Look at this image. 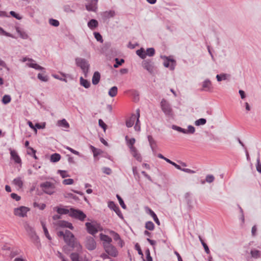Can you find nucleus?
Here are the masks:
<instances>
[{
    "instance_id": "nucleus-1",
    "label": "nucleus",
    "mask_w": 261,
    "mask_h": 261,
    "mask_svg": "<svg viewBox=\"0 0 261 261\" xmlns=\"http://www.w3.org/2000/svg\"><path fill=\"white\" fill-rule=\"evenodd\" d=\"M58 237H63L67 245L72 248H76L78 251L82 248L81 245L75 238L74 234L69 230H66L65 232L60 231L57 233Z\"/></svg>"
},
{
    "instance_id": "nucleus-2",
    "label": "nucleus",
    "mask_w": 261,
    "mask_h": 261,
    "mask_svg": "<svg viewBox=\"0 0 261 261\" xmlns=\"http://www.w3.org/2000/svg\"><path fill=\"white\" fill-rule=\"evenodd\" d=\"M75 63L77 66L81 68L85 76L87 77L90 68V64L88 61L84 58H76Z\"/></svg>"
},
{
    "instance_id": "nucleus-3",
    "label": "nucleus",
    "mask_w": 261,
    "mask_h": 261,
    "mask_svg": "<svg viewBox=\"0 0 261 261\" xmlns=\"http://www.w3.org/2000/svg\"><path fill=\"white\" fill-rule=\"evenodd\" d=\"M42 191L46 194L52 195L55 192L56 187L54 183L46 181L40 185Z\"/></svg>"
},
{
    "instance_id": "nucleus-4",
    "label": "nucleus",
    "mask_w": 261,
    "mask_h": 261,
    "mask_svg": "<svg viewBox=\"0 0 261 261\" xmlns=\"http://www.w3.org/2000/svg\"><path fill=\"white\" fill-rule=\"evenodd\" d=\"M70 217L83 221L86 218V214L81 210L75 209L73 207L70 208Z\"/></svg>"
},
{
    "instance_id": "nucleus-5",
    "label": "nucleus",
    "mask_w": 261,
    "mask_h": 261,
    "mask_svg": "<svg viewBox=\"0 0 261 261\" xmlns=\"http://www.w3.org/2000/svg\"><path fill=\"white\" fill-rule=\"evenodd\" d=\"M161 108L162 111L167 116H171L173 115V110L169 102L163 98L161 101Z\"/></svg>"
},
{
    "instance_id": "nucleus-6",
    "label": "nucleus",
    "mask_w": 261,
    "mask_h": 261,
    "mask_svg": "<svg viewBox=\"0 0 261 261\" xmlns=\"http://www.w3.org/2000/svg\"><path fill=\"white\" fill-rule=\"evenodd\" d=\"M85 226L86 227L87 232L92 235H94L99 230H102L100 225L96 223H95V224H93L90 222H86L85 223Z\"/></svg>"
},
{
    "instance_id": "nucleus-7",
    "label": "nucleus",
    "mask_w": 261,
    "mask_h": 261,
    "mask_svg": "<svg viewBox=\"0 0 261 261\" xmlns=\"http://www.w3.org/2000/svg\"><path fill=\"white\" fill-rule=\"evenodd\" d=\"M142 67L150 74L154 71V62L150 59L144 60L142 62Z\"/></svg>"
},
{
    "instance_id": "nucleus-8",
    "label": "nucleus",
    "mask_w": 261,
    "mask_h": 261,
    "mask_svg": "<svg viewBox=\"0 0 261 261\" xmlns=\"http://www.w3.org/2000/svg\"><path fill=\"white\" fill-rule=\"evenodd\" d=\"M29 211V208L24 206H21L14 209V214L15 216H17L20 217H24L27 216V213Z\"/></svg>"
},
{
    "instance_id": "nucleus-9",
    "label": "nucleus",
    "mask_w": 261,
    "mask_h": 261,
    "mask_svg": "<svg viewBox=\"0 0 261 261\" xmlns=\"http://www.w3.org/2000/svg\"><path fill=\"white\" fill-rule=\"evenodd\" d=\"M85 245L88 250L92 251L96 248V243L93 237L89 236L86 237Z\"/></svg>"
},
{
    "instance_id": "nucleus-10",
    "label": "nucleus",
    "mask_w": 261,
    "mask_h": 261,
    "mask_svg": "<svg viewBox=\"0 0 261 261\" xmlns=\"http://www.w3.org/2000/svg\"><path fill=\"white\" fill-rule=\"evenodd\" d=\"M104 249L105 251L109 255L113 257H116L118 255V251L116 248L111 244L109 245H105Z\"/></svg>"
},
{
    "instance_id": "nucleus-11",
    "label": "nucleus",
    "mask_w": 261,
    "mask_h": 261,
    "mask_svg": "<svg viewBox=\"0 0 261 261\" xmlns=\"http://www.w3.org/2000/svg\"><path fill=\"white\" fill-rule=\"evenodd\" d=\"M108 207L111 209L113 210L118 215V216L121 218L123 219V215L119 207V206L115 203L113 201H109L108 202Z\"/></svg>"
},
{
    "instance_id": "nucleus-12",
    "label": "nucleus",
    "mask_w": 261,
    "mask_h": 261,
    "mask_svg": "<svg viewBox=\"0 0 261 261\" xmlns=\"http://www.w3.org/2000/svg\"><path fill=\"white\" fill-rule=\"evenodd\" d=\"M88 3L86 5V9L88 11L95 12L97 9L98 0H88Z\"/></svg>"
},
{
    "instance_id": "nucleus-13",
    "label": "nucleus",
    "mask_w": 261,
    "mask_h": 261,
    "mask_svg": "<svg viewBox=\"0 0 261 261\" xmlns=\"http://www.w3.org/2000/svg\"><path fill=\"white\" fill-rule=\"evenodd\" d=\"M164 58L166 59L164 62V66L165 67H169L170 70H174L175 65V61L173 59H170L168 57L164 56Z\"/></svg>"
},
{
    "instance_id": "nucleus-14",
    "label": "nucleus",
    "mask_w": 261,
    "mask_h": 261,
    "mask_svg": "<svg viewBox=\"0 0 261 261\" xmlns=\"http://www.w3.org/2000/svg\"><path fill=\"white\" fill-rule=\"evenodd\" d=\"M148 141L149 143V145L152 150V151L153 153H155L156 152L155 148L157 147L156 142L153 138L152 136L151 135H148L147 136Z\"/></svg>"
},
{
    "instance_id": "nucleus-15",
    "label": "nucleus",
    "mask_w": 261,
    "mask_h": 261,
    "mask_svg": "<svg viewBox=\"0 0 261 261\" xmlns=\"http://www.w3.org/2000/svg\"><path fill=\"white\" fill-rule=\"evenodd\" d=\"M24 227L29 237L36 234L33 227L31 226L28 222H25Z\"/></svg>"
},
{
    "instance_id": "nucleus-16",
    "label": "nucleus",
    "mask_w": 261,
    "mask_h": 261,
    "mask_svg": "<svg viewBox=\"0 0 261 261\" xmlns=\"http://www.w3.org/2000/svg\"><path fill=\"white\" fill-rule=\"evenodd\" d=\"M132 155L139 162H141L142 160V156L140 153L138 152L136 147H132L130 149Z\"/></svg>"
},
{
    "instance_id": "nucleus-17",
    "label": "nucleus",
    "mask_w": 261,
    "mask_h": 261,
    "mask_svg": "<svg viewBox=\"0 0 261 261\" xmlns=\"http://www.w3.org/2000/svg\"><path fill=\"white\" fill-rule=\"evenodd\" d=\"M11 158L17 164L21 163V160L19 156L15 150H11L10 151Z\"/></svg>"
},
{
    "instance_id": "nucleus-18",
    "label": "nucleus",
    "mask_w": 261,
    "mask_h": 261,
    "mask_svg": "<svg viewBox=\"0 0 261 261\" xmlns=\"http://www.w3.org/2000/svg\"><path fill=\"white\" fill-rule=\"evenodd\" d=\"M100 238L101 240L103 241V246L105 245H110L112 241V239L109 236L106 234H104L103 233H100Z\"/></svg>"
},
{
    "instance_id": "nucleus-19",
    "label": "nucleus",
    "mask_w": 261,
    "mask_h": 261,
    "mask_svg": "<svg viewBox=\"0 0 261 261\" xmlns=\"http://www.w3.org/2000/svg\"><path fill=\"white\" fill-rule=\"evenodd\" d=\"M102 18L105 20L113 17L115 15V12L113 10L107 11L101 14Z\"/></svg>"
},
{
    "instance_id": "nucleus-20",
    "label": "nucleus",
    "mask_w": 261,
    "mask_h": 261,
    "mask_svg": "<svg viewBox=\"0 0 261 261\" xmlns=\"http://www.w3.org/2000/svg\"><path fill=\"white\" fill-rule=\"evenodd\" d=\"M31 241L34 243V244L38 248H39V247H41V243L40 241V239L39 237L37 235V234H35L34 235H33L31 237H30Z\"/></svg>"
},
{
    "instance_id": "nucleus-21",
    "label": "nucleus",
    "mask_w": 261,
    "mask_h": 261,
    "mask_svg": "<svg viewBox=\"0 0 261 261\" xmlns=\"http://www.w3.org/2000/svg\"><path fill=\"white\" fill-rule=\"evenodd\" d=\"M100 79V74L98 71L94 72L92 79V84L96 85L99 82Z\"/></svg>"
},
{
    "instance_id": "nucleus-22",
    "label": "nucleus",
    "mask_w": 261,
    "mask_h": 261,
    "mask_svg": "<svg viewBox=\"0 0 261 261\" xmlns=\"http://www.w3.org/2000/svg\"><path fill=\"white\" fill-rule=\"evenodd\" d=\"M98 25V22L95 19H91L88 22V27L92 30H94Z\"/></svg>"
},
{
    "instance_id": "nucleus-23",
    "label": "nucleus",
    "mask_w": 261,
    "mask_h": 261,
    "mask_svg": "<svg viewBox=\"0 0 261 261\" xmlns=\"http://www.w3.org/2000/svg\"><path fill=\"white\" fill-rule=\"evenodd\" d=\"M202 88L205 91H211L212 90V83L210 80H205L202 83Z\"/></svg>"
},
{
    "instance_id": "nucleus-24",
    "label": "nucleus",
    "mask_w": 261,
    "mask_h": 261,
    "mask_svg": "<svg viewBox=\"0 0 261 261\" xmlns=\"http://www.w3.org/2000/svg\"><path fill=\"white\" fill-rule=\"evenodd\" d=\"M147 210H148V213L152 217L153 220L158 225H160V222L155 213L150 208L147 207Z\"/></svg>"
},
{
    "instance_id": "nucleus-25",
    "label": "nucleus",
    "mask_w": 261,
    "mask_h": 261,
    "mask_svg": "<svg viewBox=\"0 0 261 261\" xmlns=\"http://www.w3.org/2000/svg\"><path fill=\"white\" fill-rule=\"evenodd\" d=\"M136 117L137 116L135 114H132L130 118L126 121V125L127 127H130L133 126Z\"/></svg>"
},
{
    "instance_id": "nucleus-26",
    "label": "nucleus",
    "mask_w": 261,
    "mask_h": 261,
    "mask_svg": "<svg viewBox=\"0 0 261 261\" xmlns=\"http://www.w3.org/2000/svg\"><path fill=\"white\" fill-rule=\"evenodd\" d=\"M80 84L84 88L87 89L90 87V82L87 80L84 79L82 76L80 79Z\"/></svg>"
},
{
    "instance_id": "nucleus-27",
    "label": "nucleus",
    "mask_w": 261,
    "mask_h": 261,
    "mask_svg": "<svg viewBox=\"0 0 261 261\" xmlns=\"http://www.w3.org/2000/svg\"><path fill=\"white\" fill-rule=\"evenodd\" d=\"M13 183L19 188H21L23 185V181L20 177L14 178L13 180Z\"/></svg>"
},
{
    "instance_id": "nucleus-28",
    "label": "nucleus",
    "mask_w": 261,
    "mask_h": 261,
    "mask_svg": "<svg viewBox=\"0 0 261 261\" xmlns=\"http://www.w3.org/2000/svg\"><path fill=\"white\" fill-rule=\"evenodd\" d=\"M41 225L42 226V228L43 229V231H44V234H45V237L49 240H51V237L50 236V235L49 234V232L48 231L47 227H46L45 223L44 221H41Z\"/></svg>"
},
{
    "instance_id": "nucleus-29",
    "label": "nucleus",
    "mask_w": 261,
    "mask_h": 261,
    "mask_svg": "<svg viewBox=\"0 0 261 261\" xmlns=\"http://www.w3.org/2000/svg\"><path fill=\"white\" fill-rule=\"evenodd\" d=\"M136 54L142 59H145L146 57L145 50L143 47L138 49L136 51Z\"/></svg>"
},
{
    "instance_id": "nucleus-30",
    "label": "nucleus",
    "mask_w": 261,
    "mask_h": 261,
    "mask_svg": "<svg viewBox=\"0 0 261 261\" xmlns=\"http://www.w3.org/2000/svg\"><path fill=\"white\" fill-rule=\"evenodd\" d=\"M251 257L254 258H258L260 257L261 252L256 249H252L250 251Z\"/></svg>"
},
{
    "instance_id": "nucleus-31",
    "label": "nucleus",
    "mask_w": 261,
    "mask_h": 261,
    "mask_svg": "<svg viewBox=\"0 0 261 261\" xmlns=\"http://www.w3.org/2000/svg\"><path fill=\"white\" fill-rule=\"evenodd\" d=\"M118 92V88L116 86H113L110 89L108 94L111 97H115Z\"/></svg>"
},
{
    "instance_id": "nucleus-32",
    "label": "nucleus",
    "mask_w": 261,
    "mask_h": 261,
    "mask_svg": "<svg viewBox=\"0 0 261 261\" xmlns=\"http://www.w3.org/2000/svg\"><path fill=\"white\" fill-rule=\"evenodd\" d=\"M61 159V155L60 154L55 153L51 155L50 161L53 163H56L58 162Z\"/></svg>"
},
{
    "instance_id": "nucleus-33",
    "label": "nucleus",
    "mask_w": 261,
    "mask_h": 261,
    "mask_svg": "<svg viewBox=\"0 0 261 261\" xmlns=\"http://www.w3.org/2000/svg\"><path fill=\"white\" fill-rule=\"evenodd\" d=\"M16 32L19 35V36L23 39H27L29 38L28 34L24 31H21L19 28H16Z\"/></svg>"
},
{
    "instance_id": "nucleus-34",
    "label": "nucleus",
    "mask_w": 261,
    "mask_h": 261,
    "mask_svg": "<svg viewBox=\"0 0 261 261\" xmlns=\"http://www.w3.org/2000/svg\"><path fill=\"white\" fill-rule=\"evenodd\" d=\"M58 125L60 126L68 128L69 127V124L66 119H63L58 121Z\"/></svg>"
},
{
    "instance_id": "nucleus-35",
    "label": "nucleus",
    "mask_w": 261,
    "mask_h": 261,
    "mask_svg": "<svg viewBox=\"0 0 261 261\" xmlns=\"http://www.w3.org/2000/svg\"><path fill=\"white\" fill-rule=\"evenodd\" d=\"M56 208H57V210H56L57 212L58 213V214L66 215L68 213H70V209L68 210V209H66L65 208H62V207H56Z\"/></svg>"
},
{
    "instance_id": "nucleus-36",
    "label": "nucleus",
    "mask_w": 261,
    "mask_h": 261,
    "mask_svg": "<svg viewBox=\"0 0 261 261\" xmlns=\"http://www.w3.org/2000/svg\"><path fill=\"white\" fill-rule=\"evenodd\" d=\"M127 139H128V137L126 136L125 139L127 141V146L129 148V149H131V148H132V147H135L134 146V144H135L136 140H135V139L134 138H132L128 140H127Z\"/></svg>"
},
{
    "instance_id": "nucleus-37",
    "label": "nucleus",
    "mask_w": 261,
    "mask_h": 261,
    "mask_svg": "<svg viewBox=\"0 0 261 261\" xmlns=\"http://www.w3.org/2000/svg\"><path fill=\"white\" fill-rule=\"evenodd\" d=\"M227 76H229V75L226 73H221L220 74H217L216 75V79L218 82H221L222 80H226Z\"/></svg>"
},
{
    "instance_id": "nucleus-38",
    "label": "nucleus",
    "mask_w": 261,
    "mask_h": 261,
    "mask_svg": "<svg viewBox=\"0 0 261 261\" xmlns=\"http://www.w3.org/2000/svg\"><path fill=\"white\" fill-rule=\"evenodd\" d=\"M29 66L30 67L34 68V69H35L36 70H38L42 71V70H44L45 69L44 68H43V67L40 66L39 65H38L37 63H30L29 64Z\"/></svg>"
},
{
    "instance_id": "nucleus-39",
    "label": "nucleus",
    "mask_w": 261,
    "mask_h": 261,
    "mask_svg": "<svg viewBox=\"0 0 261 261\" xmlns=\"http://www.w3.org/2000/svg\"><path fill=\"white\" fill-rule=\"evenodd\" d=\"M115 63L113 66L114 68H118L119 66H121L123 63H124V60L123 59H119L117 58L115 59Z\"/></svg>"
},
{
    "instance_id": "nucleus-40",
    "label": "nucleus",
    "mask_w": 261,
    "mask_h": 261,
    "mask_svg": "<svg viewBox=\"0 0 261 261\" xmlns=\"http://www.w3.org/2000/svg\"><path fill=\"white\" fill-rule=\"evenodd\" d=\"M145 227L149 230H153L154 229V225L151 221H147L145 223Z\"/></svg>"
},
{
    "instance_id": "nucleus-41",
    "label": "nucleus",
    "mask_w": 261,
    "mask_h": 261,
    "mask_svg": "<svg viewBox=\"0 0 261 261\" xmlns=\"http://www.w3.org/2000/svg\"><path fill=\"white\" fill-rule=\"evenodd\" d=\"M146 57L147 56L149 57H152L155 54V49L153 47L148 48L145 51Z\"/></svg>"
},
{
    "instance_id": "nucleus-42",
    "label": "nucleus",
    "mask_w": 261,
    "mask_h": 261,
    "mask_svg": "<svg viewBox=\"0 0 261 261\" xmlns=\"http://www.w3.org/2000/svg\"><path fill=\"white\" fill-rule=\"evenodd\" d=\"M11 100V97L9 95H5L2 99L3 103L7 105L9 103Z\"/></svg>"
},
{
    "instance_id": "nucleus-43",
    "label": "nucleus",
    "mask_w": 261,
    "mask_h": 261,
    "mask_svg": "<svg viewBox=\"0 0 261 261\" xmlns=\"http://www.w3.org/2000/svg\"><path fill=\"white\" fill-rule=\"evenodd\" d=\"M70 257L72 261H80L79 254L77 253H71L70 255Z\"/></svg>"
},
{
    "instance_id": "nucleus-44",
    "label": "nucleus",
    "mask_w": 261,
    "mask_h": 261,
    "mask_svg": "<svg viewBox=\"0 0 261 261\" xmlns=\"http://www.w3.org/2000/svg\"><path fill=\"white\" fill-rule=\"evenodd\" d=\"M206 122V120L205 118H200L195 121V124L196 126L204 125Z\"/></svg>"
},
{
    "instance_id": "nucleus-45",
    "label": "nucleus",
    "mask_w": 261,
    "mask_h": 261,
    "mask_svg": "<svg viewBox=\"0 0 261 261\" xmlns=\"http://www.w3.org/2000/svg\"><path fill=\"white\" fill-rule=\"evenodd\" d=\"M116 197H117L118 200L119 201V204L121 205V206L122 207V208L126 209V206L123 200L122 199V198L121 197V196L117 194Z\"/></svg>"
},
{
    "instance_id": "nucleus-46",
    "label": "nucleus",
    "mask_w": 261,
    "mask_h": 261,
    "mask_svg": "<svg viewBox=\"0 0 261 261\" xmlns=\"http://www.w3.org/2000/svg\"><path fill=\"white\" fill-rule=\"evenodd\" d=\"M0 35H4V36H6L7 37H11V38H14L15 37H14V36L9 33H8L7 32H6L2 28L0 27Z\"/></svg>"
},
{
    "instance_id": "nucleus-47",
    "label": "nucleus",
    "mask_w": 261,
    "mask_h": 261,
    "mask_svg": "<svg viewBox=\"0 0 261 261\" xmlns=\"http://www.w3.org/2000/svg\"><path fill=\"white\" fill-rule=\"evenodd\" d=\"M195 132V127L192 125H189L188 129H186V134H193Z\"/></svg>"
},
{
    "instance_id": "nucleus-48",
    "label": "nucleus",
    "mask_w": 261,
    "mask_h": 261,
    "mask_svg": "<svg viewBox=\"0 0 261 261\" xmlns=\"http://www.w3.org/2000/svg\"><path fill=\"white\" fill-rule=\"evenodd\" d=\"M94 37L96 39V40L97 41H99L101 43L103 42V39H102V36L101 35V34L98 33V32H94Z\"/></svg>"
},
{
    "instance_id": "nucleus-49",
    "label": "nucleus",
    "mask_w": 261,
    "mask_h": 261,
    "mask_svg": "<svg viewBox=\"0 0 261 261\" xmlns=\"http://www.w3.org/2000/svg\"><path fill=\"white\" fill-rule=\"evenodd\" d=\"M172 128L176 130L180 133H182L183 134H186V129L182 128L181 127H179L178 126L173 125L172 126Z\"/></svg>"
},
{
    "instance_id": "nucleus-50",
    "label": "nucleus",
    "mask_w": 261,
    "mask_h": 261,
    "mask_svg": "<svg viewBox=\"0 0 261 261\" xmlns=\"http://www.w3.org/2000/svg\"><path fill=\"white\" fill-rule=\"evenodd\" d=\"M49 23L54 27H58L60 24L59 21L58 20L53 18H50L49 20Z\"/></svg>"
},
{
    "instance_id": "nucleus-51",
    "label": "nucleus",
    "mask_w": 261,
    "mask_h": 261,
    "mask_svg": "<svg viewBox=\"0 0 261 261\" xmlns=\"http://www.w3.org/2000/svg\"><path fill=\"white\" fill-rule=\"evenodd\" d=\"M98 125L100 127H101L104 130V132L106 131L107 125V124L103 121L102 119H99L98 120Z\"/></svg>"
},
{
    "instance_id": "nucleus-52",
    "label": "nucleus",
    "mask_w": 261,
    "mask_h": 261,
    "mask_svg": "<svg viewBox=\"0 0 261 261\" xmlns=\"http://www.w3.org/2000/svg\"><path fill=\"white\" fill-rule=\"evenodd\" d=\"M215 177L213 175L208 174L206 175L205 181L208 183H211L214 181Z\"/></svg>"
},
{
    "instance_id": "nucleus-53",
    "label": "nucleus",
    "mask_w": 261,
    "mask_h": 261,
    "mask_svg": "<svg viewBox=\"0 0 261 261\" xmlns=\"http://www.w3.org/2000/svg\"><path fill=\"white\" fill-rule=\"evenodd\" d=\"M56 224L60 227L65 228L66 226V221L64 220H59L57 222Z\"/></svg>"
},
{
    "instance_id": "nucleus-54",
    "label": "nucleus",
    "mask_w": 261,
    "mask_h": 261,
    "mask_svg": "<svg viewBox=\"0 0 261 261\" xmlns=\"http://www.w3.org/2000/svg\"><path fill=\"white\" fill-rule=\"evenodd\" d=\"M33 205L34 207H38L41 210H44L46 207L45 204L42 203L41 204H39L36 202H34Z\"/></svg>"
},
{
    "instance_id": "nucleus-55",
    "label": "nucleus",
    "mask_w": 261,
    "mask_h": 261,
    "mask_svg": "<svg viewBox=\"0 0 261 261\" xmlns=\"http://www.w3.org/2000/svg\"><path fill=\"white\" fill-rule=\"evenodd\" d=\"M74 182V180L72 178H68L64 179L63 181V184L65 185H72Z\"/></svg>"
},
{
    "instance_id": "nucleus-56",
    "label": "nucleus",
    "mask_w": 261,
    "mask_h": 261,
    "mask_svg": "<svg viewBox=\"0 0 261 261\" xmlns=\"http://www.w3.org/2000/svg\"><path fill=\"white\" fill-rule=\"evenodd\" d=\"M10 14L12 17L15 18L18 20H20L22 18V17L20 16L18 14L16 13L15 12L13 11H10Z\"/></svg>"
},
{
    "instance_id": "nucleus-57",
    "label": "nucleus",
    "mask_w": 261,
    "mask_h": 261,
    "mask_svg": "<svg viewBox=\"0 0 261 261\" xmlns=\"http://www.w3.org/2000/svg\"><path fill=\"white\" fill-rule=\"evenodd\" d=\"M37 77L41 81L43 82H47L48 81V77L47 76H43L41 73H38L37 75Z\"/></svg>"
},
{
    "instance_id": "nucleus-58",
    "label": "nucleus",
    "mask_w": 261,
    "mask_h": 261,
    "mask_svg": "<svg viewBox=\"0 0 261 261\" xmlns=\"http://www.w3.org/2000/svg\"><path fill=\"white\" fill-rule=\"evenodd\" d=\"M74 248H72L71 247H69V246H64L63 247V251L65 252V253L68 254L70 252V251L73 250Z\"/></svg>"
},
{
    "instance_id": "nucleus-59",
    "label": "nucleus",
    "mask_w": 261,
    "mask_h": 261,
    "mask_svg": "<svg viewBox=\"0 0 261 261\" xmlns=\"http://www.w3.org/2000/svg\"><path fill=\"white\" fill-rule=\"evenodd\" d=\"M111 234L113 235V239L114 240L118 241V240H121L120 237L118 233H117L114 231H112Z\"/></svg>"
},
{
    "instance_id": "nucleus-60",
    "label": "nucleus",
    "mask_w": 261,
    "mask_h": 261,
    "mask_svg": "<svg viewBox=\"0 0 261 261\" xmlns=\"http://www.w3.org/2000/svg\"><path fill=\"white\" fill-rule=\"evenodd\" d=\"M145 254H146V261H152V257L150 255V251L148 249H147L145 251Z\"/></svg>"
},
{
    "instance_id": "nucleus-61",
    "label": "nucleus",
    "mask_w": 261,
    "mask_h": 261,
    "mask_svg": "<svg viewBox=\"0 0 261 261\" xmlns=\"http://www.w3.org/2000/svg\"><path fill=\"white\" fill-rule=\"evenodd\" d=\"M58 173H59L61 176L64 178H65L66 177H69V175L68 174H67L66 173V171H65V170H59L58 171Z\"/></svg>"
},
{
    "instance_id": "nucleus-62",
    "label": "nucleus",
    "mask_w": 261,
    "mask_h": 261,
    "mask_svg": "<svg viewBox=\"0 0 261 261\" xmlns=\"http://www.w3.org/2000/svg\"><path fill=\"white\" fill-rule=\"evenodd\" d=\"M10 196L12 199H15L17 201H19L21 199L20 196L16 193H12Z\"/></svg>"
},
{
    "instance_id": "nucleus-63",
    "label": "nucleus",
    "mask_w": 261,
    "mask_h": 261,
    "mask_svg": "<svg viewBox=\"0 0 261 261\" xmlns=\"http://www.w3.org/2000/svg\"><path fill=\"white\" fill-rule=\"evenodd\" d=\"M102 170V172L107 175H110L112 173V170L108 167H103Z\"/></svg>"
},
{
    "instance_id": "nucleus-64",
    "label": "nucleus",
    "mask_w": 261,
    "mask_h": 261,
    "mask_svg": "<svg viewBox=\"0 0 261 261\" xmlns=\"http://www.w3.org/2000/svg\"><path fill=\"white\" fill-rule=\"evenodd\" d=\"M256 170L259 173H261V163L259 158L257 159Z\"/></svg>"
}]
</instances>
